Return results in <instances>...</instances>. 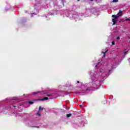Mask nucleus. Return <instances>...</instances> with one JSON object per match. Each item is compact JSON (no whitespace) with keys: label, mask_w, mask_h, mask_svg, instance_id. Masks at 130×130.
I'll list each match as a JSON object with an SVG mask.
<instances>
[{"label":"nucleus","mask_w":130,"mask_h":130,"mask_svg":"<svg viewBox=\"0 0 130 130\" xmlns=\"http://www.w3.org/2000/svg\"><path fill=\"white\" fill-rule=\"evenodd\" d=\"M29 104H34V102L28 101Z\"/></svg>","instance_id":"obj_8"},{"label":"nucleus","mask_w":130,"mask_h":130,"mask_svg":"<svg viewBox=\"0 0 130 130\" xmlns=\"http://www.w3.org/2000/svg\"><path fill=\"white\" fill-rule=\"evenodd\" d=\"M72 116V114H67V117H71Z\"/></svg>","instance_id":"obj_7"},{"label":"nucleus","mask_w":130,"mask_h":130,"mask_svg":"<svg viewBox=\"0 0 130 130\" xmlns=\"http://www.w3.org/2000/svg\"><path fill=\"white\" fill-rule=\"evenodd\" d=\"M31 127H39V126H31Z\"/></svg>","instance_id":"obj_17"},{"label":"nucleus","mask_w":130,"mask_h":130,"mask_svg":"<svg viewBox=\"0 0 130 130\" xmlns=\"http://www.w3.org/2000/svg\"><path fill=\"white\" fill-rule=\"evenodd\" d=\"M12 107H14L15 108H16V106L13 105Z\"/></svg>","instance_id":"obj_19"},{"label":"nucleus","mask_w":130,"mask_h":130,"mask_svg":"<svg viewBox=\"0 0 130 130\" xmlns=\"http://www.w3.org/2000/svg\"><path fill=\"white\" fill-rule=\"evenodd\" d=\"M39 110H40V109H42V110H43V108H41V107H39Z\"/></svg>","instance_id":"obj_12"},{"label":"nucleus","mask_w":130,"mask_h":130,"mask_svg":"<svg viewBox=\"0 0 130 130\" xmlns=\"http://www.w3.org/2000/svg\"><path fill=\"white\" fill-rule=\"evenodd\" d=\"M41 91H35L32 93V95H36V94H39Z\"/></svg>","instance_id":"obj_5"},{"label":"nucleus","mask_w":130,"mask_h":130,"mask_svg":"<svg viewBox=\"0 0 130 130\" xmlns=\"http://www.w3.org/2000/svg\"><path fill=\"white\" fill-rule=\"evenodd\" d=\"M78 1V2H80V0H77Z\"/></svg>","instance_id":"obj_23"},{"label":"nucleus","mask_w":130,"mask_h":130,"mask_svg":"<svg viewBox=\"0 0 130 130\" xmlns=\"http://www.w3.org/2000/svg\"><path fill=\"white\" fill-rule=\"evenodd\" d=\"M89 90H90V89H89V88L86 89V91H89Z\"/></svg>","instance_id":"obj_18"},{"label":"nucleus","mask_w":130,"mask_h":130,"mask_svg":"<svg viewBox=\"0 0 130 130\" xmlns=\"http://www.w3.org/2000/svg\"><path fill=\"white\" fill-rule=\"evenodd\" d=\"M37 114L39 116H40V113L38 112V113H37Z\"/></svg>","instance_id":"obj_15"},{"label":"nucleus","mask_w":130,"mask_h":130,"mask_svg":"<svg viewBox=\"0 0 130 130\" xmlns=\"http://www.w3.org/2000/svg\"><path fill=\"white\" fill-rule=\"evenodd\" d=\"M113 3H118V0H113Z\"/></svg>","instance_id":"obj_9"},{"label":"nucleus","mask_w":130,"mask_h":130,"mask_svg":"<svg viewBox=\"0 0 130 130\" xmlns=\"http://www.w3.org/2000/svg\"><path fill=\"white\" fill-rule=\"evenodd\" d=\"M124 54H126V52H124Z\"/></svg>","instance_id":"obj_20"},{"label":"nucleus","mask_w":130,"mask_h":130,"mask_svg":"<svg viewBox=\"0 0 130 130\" xmlns=\"http://www.w3.org/2000/svg\"><path fill=\"white\" fill-rule=\"evenodd\" d=\"M112 45H115V42L114 41L112 42Z\"/></svg>","instance_id":"obj_10"},{"label":"nucleus","mask_w":130,"mask_h":130,"mask_svg":"<svg viewBox=\"0 0 130 130\" xmlns=\"http://www.w3.org/2000/svg\"><path fill=\"white\" fill-rule=\"evenodd\" d=\"M110 72H111V70H109L108 71V75H110Z\"/></svg>","instance_id":"obj_14"},{"label":"nucleus","mask_w":130,"mask_h":130,"mask_svg":"<svg viewBox=\"0 0 130 130\" xmlns=\"http://www.w3.org/2000/svg\"><path fill=\"white\" fill-rule=\"evenodd\" d=\"M122 13H123L122 11L120 10L119 13L117 14V15H116V17L118 18V17H120V16H122Z\"/></svg>","instance_id":"obj_3"},{"label":"nucleus","mask_w":130,"mask_h":130,"mask_svg":"<svg viewBox=\"0 0 130 130\" xmlns=\"http://www.w3.org/2000/svg\"><path fill=\"white\" fill-rule=\"evenodd\" d=\"M77 83H78V84H79V83H80V82H79V81H77Z\"/></svg>","instance_id":"obj_21"},{"label":"nucleus","mask_w":130,"mask_h":130,"mask_svg":"<svg viewBox=\"0 0 130 130\" xmlns=\"http://www.w3.org/2000/svg\"><path fill=\"white\" fill-rule=\"evenodd\" d=\"M12 100H16V101H20V99L18 98L12 99Z\"/></svg>","instance_id":"obj_6"},{"label":"nucleus","mask_w":130,"mask_h":130,"mask_svg":"<svg viewBox=\"0 0 130 130\" xmlns=\"http://www.w3.org/2000/svg\"><path fill=\"white\" fill-rule=\"evenodd\" d=\"M53 97H51L50 98H48L47 96L44 97L43 99H37L36 101H44L45 100H48V99H52Z\"/></svg>","instance_id":"obj_2"},{"label":"nucleus","mask_w":130,"mask_h":130,"mask_svg":"<svg viewBox=\"0 0 130 130\" xmlns=\"http://www.w3.org/2000/svg\"><path fill=\"white\" fill-rule=\"evenodd\" d=\"M112 18H114L112 19V22H113V25H115V24H116L117 21H118V19H117V18H118L117 16H116V15H113L112 16Z\"/></svg>","instance_id":"obj_1"},{"label":"nucleus","mask_w":130,"mask_h":130,"mask_svg":"<svg viewBox=\"0 0 130 130\" xmlns=\"http://www.w3.org/2000/svg\"><path fill=\"white\" fill-rule=\"evenodd\" d=\"M117 40H119L120 39V37H117Z\"/></svg>","instance_id":"obj_13"},{"label":"nucleus","mask_w":130,"mask_h":130,"mask_svg":"<svg viewBox=\"0 0 130 130\" xmlns=\"http://www.w3.org/2000/svg\"><path fill=\"white\" fill-rule=\"evenodd\" d=\"M129 18H126V21H129Z\"/></svg>","instance_id":"obj_16"},{"label":"nucleus","mask_w":130,"mask_h":130,"mask_svg":"<svg viewBox=\"0 0 130 130\" xmlns=\"http://www.w3.org/2000/svg\"><path fill=\"white\" fill-rule=\"evenodd\" d=\"M47 96H48V97H49L50 96L51 97L53 98V96H52V95H51V94H47Z\"/></svg>","instance_id":"obj_11"},{"label":"nucleus","mask_w":130,"mask_h":130,"mask_svg":"<svg viewBox=\"0 0 130 130\" xmlns=\"http://www.w3.org/2000/svg\"><path fill=\"white\" fill-rule=\"evenodd\" d=\"M107 51H108V50H106L105 52H102V53H103V57H105V56H106V53L107 52Z\"/></svg>","instance_id":"obj_4"},{"label":"nucleus","mask_w":130,"mask_h":130,"mask_svg":"<svg viewBox=\"0 0 130 130\" xmlns=\"http://www.w3.org/2000/svg\"><path fill=\"white\" fill-rule=\"evenodd\" d=\"M95 68H97V65H95Z\"/></svg>","instance_id":"obj_22"},{"label":"nucleus","mask_w":130,"mask_h":130,"mask_svg":"<svg viewBox=\"0 0 130 130\" xmlns=\"http://www.w3.org/2000/svg\"><path fill=\"white\" fill-rule=\"evenodd\" d=\"M113 68H114V67H112V69H113Z\"/></svg>","instance_id":"obj_24"}]
</instances>
